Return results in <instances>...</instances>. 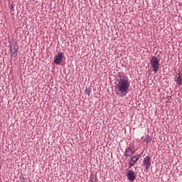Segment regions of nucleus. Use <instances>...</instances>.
Returning a JSON list of instances; mask_svg holds the SVG:
<instances>
[{"instance_id": "1", "label": "nucleus", "mask_w": 182, "mask_h": 182, "mask_svg": "<svg viewBox=\"0 0 182 182\" xmlns=\"http://www.w3.org/2000/svg\"><path fill=\"white\" fill-rule=\"evenodd\" d=\"M129 87H130V82H129L127 76L119 75L118 83L115 86L117 95H120V93H127Z\"/></svg>"}, {"instance_id": "2", "label": "nucleus", "mask_w": 182, "mask_h": 182, "mask_svg": "<svg viewBox=\"0 0 182 182\" xmlns=\"http://www.w3.org/2000/svg\"><path fill=\"white\" fill-rule=\"evenodd\" d=\"M151 65L154 73H157V72H159V68L160 67V63L159 62V58H157V57L154 56L151 58Z\"/></svg>"}, {"instance_id": "3", "label": "nucleus", "mask_w": 182, "mask_h": 182, "mask_svg": "<svg viewBox=\"0 0 182 182\" xmlns=\"http://www.w3.org/2000/svg\"><path fill=\"white\" fill-rule=\"evenodd\" d=\"M143 166H145V170H149L151 166V158L149 156H146L143 160Z\"/></svg>"}, {"instance_id": "4", "label": "nucleus", "mask_w": 182, "mask_h": 182, "mask_svg": "<svg viewBox=\"0 0 182 182\" xmlns=\"http://www.w3.org/2000/svg\"><path fill=\"white\" fill-rule=\"evenodd\" d=\"M127 177L129 181L133 182L136 180V173L133 170H129L127 173Z\"/></svg>"}, {"instance_id": "5", "label": "nucleus", "mask_w": 182, "mask_h": 182, "mask_svg": "<svg viewBox=\"0 0 182 182\" xmlns=\"http://www.w3.org/2000/svg\"><path fill=\"white\" fill-rule=\"evenodd\" d=\"M63 60V53H60L58 55L55 56L54 63L55 65H60Z\"/></svg>"}, {"instance_id": "6", "label": "nucleus", "mask_w": 182, "mask_h": 182, "mask_svg": "<svg viewBox=\"0 0 182 182\" xmlns=\"http://www.w3.org/2000/svg\"><path fill=\"white\" fill-rule=\"evenodd\" d=\"M10 52L12 58H16L18 56V46H11Z\"/></svg>"}, {"instance_id": "7", "label": "nucleus", "mask_w": 182, "mask_h": 182, "mask_svg": "<svg viewBox=\"0 0 182 182\" xmlns=\"http://www.w3.org/2000/svg\"><path fill=\"white\" fill-rule=\"evenodd\" d=\"M139 159H140V155H136L133 156L131 159L130 161L129 162V166H131L132 167H133V166H134V164H136V163L139 161Z\"/></svg>"}, {"instance_id": "8", "label": "nucleus", "mask_w": 182, "mask_h": 182, "mask_svg": "<svg viewBox=\"0 0 182 182\" xmlns=\"http://www.w3.org/2000/svg\"><path fill=\"white\" fill-rule=\"evenodd\" d=\"M133 154H134V150H133L132 147H129L125 150V157H132Z\"/></svg>"}, {"instance_id": "9", "label": "nucleus", "mask_w": 182, "mask_h": 182, "mask_svg": "<svg viewBox=\"0 0 182 182\" xmlns=\"http://www.w3.org/2000/svg\"><path fill=\"white\" fill-rule=\"evenodd\" d=\"M176 82H177V85H178V86H181V85H182V73L180 72L178 73Z\"/></svg>"}, {"instance_id": "10", "label": "nucleus", "mask_w": 182, "mask_h": 182, "mask_svg": "<svg viewBox=\"0 0 182 182\" xmlns=\"http://www.w3.org/2000/svg\"><path fill=\"white\" fill-rule=\"evenodd\" d=\"M144 141H145L146 144H149V143L151 141V137L147 136L146 137L144 138Z\"/></svg>"}, {"instance_id": "11", "label": "nucleus", "mask_w": 182, "mask_h": 182, "mask_svg": "<svg viewBox=\"0 0 182 182\" xmlns=\"http://www.w3.org/2000/svg\"><path fill=\"white\" fill-rule=\"evenodd\" d=\"M85 95H87L88 96H90V89L86 88L85 90Z\"/></svg>"}, {"instance_id": "12", "label": "nucleus", "mask_w": 182, "mask_h": 182, "mask_svg": "<svg viewBox=\"0 0 182 182\" xmlns=\"http://www.w3.org/2000/svg\"><path fill=\"white\" fill-rule=\"evenodd\" d=\"M11 8L14 9V5H11Z\"/></svg>"}]
</instances>
